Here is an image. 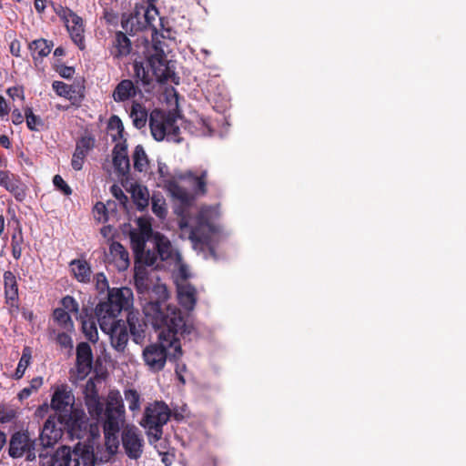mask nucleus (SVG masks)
I'll return each instance as SVG.
<instances>
[{"label": "nucleus", "mask_w": 466, "mask_h": 466, "mask_svg": "<svg viewBox=\"0 0 466 466\" xmlns=\"http://www.w3.org/2000/svg\"><path fill=\"white\" fill-rule=\"evenodd\" d=\"M147 320L156 330H159L158 342L147 345L143 350L145 364L153 372L162 370L167 360H177L182 357L178 335L190 334L193 328L187 326L181 310L164 300L148 302L144 308Z\"/></svg>", "instance_id": "1"}, {"label": "nucleus", "mask_w": 466, "mask_h": 466, "mask_svg": "<svg viewBox=\"0 0 466 466\" xmlns=\"http://www.w3.org/2000/svg\"><path fill=\"white\" fill-rule=\"evenodd\" d=\"M133 306V291L127 287L113 288L107 292L106 299L100 301L95 314L101 330L123 321L118 319L122 310L127 311Z\"/></svg>", "instance_id": "2"}, {"label": "nucleus", "mask_w": 466, "mask_h": 466, "mask_svg": "<svg viewBox=\"0 0 466 466\" xmlns=\"http://www.w3.org/2000/svg\"><path fill=\"white\" fill-rule=\"evenodd\" d=\"M134 79H122L114 88L112 97L116 103H124L135 98L141 94L140 86L149 91L153 87L154 76L149 74V70L145 66V62L135 61L133 63Z\"/></svg>", "instance_id": "3"}, {"label": "nucleus", "mask_w": 466, "mask_h": 466, "mask_svg": "<svg viewBox=\"0 0 466 466\" xmlns=\"http://www.w3.org/2000/svg\"><path fill=\"white\" fill-rule=\"evenodd\" d=\"M145 66L152 71V76L156 81L160 84L171 82L175 85L179 84V76L169 66L163 43L153 36L152 45L147 47L146 52Z\"/></svg>", "instance_id": "4"}, {"label": "nucleus", "mask_w": 466, "mask_h": 466, "mask_svg": "<svg viewBox=\"0 0 466 466\" xmlns=\"http://www.w3.org/2000/svg\"><path fill=\"white\" fill-rule=\"evenodd\" d=\"M170 416L168 406L164 401L156 400L146 406L140 424L148 430L149 435L158 441L163 434V426L169 420Z\"/></svg>", "instance_id": "5"}, {"label": "nucleus", "mask_w": 466, "mask_h": 466, "mask_svg": "<svg viewBox=\"0 0 466 466\" xmlns=\"http://www.w3.org/2000/svg\"><path fill=\"white\" fill-rule=\"evenodd\" d=\"M125 408L123 400L119 395L109 396L105 410L104 434L106 439L113 437L116 439V434L120 430V422L123 420Z\"/></svg>", "instance_id": "6"}, {"label": "nucleus", "mask_w": 466, "mask_h": 466, "mask_svg": "<svg viewBox=\"0 0 466 466\" xmlns=\"http://www.w3.org/2000/svg\"><path fill=\"white\" fill-rule=\"evenodd\" d=\"M57 421L70 438L81 439L86 430V417L84 410L74 409L66 413L58 414Z\"/></svg>", "instance_id": "7"}, {"label": "nucleus", "mask_w": 466, "mask_h": 466, "mask_svg": "<svg viewBox=\"0 0 466 466\" xmlns=\"http://www.w3.org/2000/svg\"><path fill=\"white\" fill-rule=\"evenodd\" d=\"M121 438L127 455L134 460L140 458L143 452L144 440L139 430L135 426H127L123 430Z\"/></svg>", "instance_id": "8"}, {"label": "nucleus", "mask_w": 466, "mask_h": 466, "mask_svg": "<svg viewBox=\"0 0 466 466\" xmlns=\"http://www.w3.org/2000/svg\"><path fill=\"white\" fill-rule=\"evenodd\" d=\"M175 122V117L170 114H166L164 111L155 108L149 115V127L152 137L157 141H162L168 132V128Z\"/></svg>", "instance_id": "9"}, {"label": "nucleus", "mask_w": 466, "mask_h": 466, "mask_svg": "<svg viewBox=\"0 0 466 466\" xmlns=\"http://www.w3.org/2000/svg\"><path fill=\"white\" fill-rule=\"evenodd\" d=\"M39 458L42 466H78L77 459L74 458L69 446H61L51 456L40 452Z\"/></svg>", "instance_id": "10"}, {"label": "nucleus", "mask_w": 466, "mask_h": 466, "mask_svg": "<svg viewBox=\"0 0 466 466\" xmlns=\"http://www.w3.org/2000/svg\"><path fill=\"white\" fill-rule=\"evenodd\" d=\"M75 397L67 385L58 386L51 399L50 406L58 414L66 413L74 410Z\"/></svg>", "instance_id": "11"}, {"label": "nucleus", "mask_w": 466, "mask_h": 466, "mask_svg": "<svg viewBox=\"0 0 466 466\" xmlns=\"http://www.w3.org/2000/svg\"><path fill=\"white\" fill-rule=\"evenodd\" d=\"M0 186L10 192L18 202H23L26 198L25 185L18 176L9 171L0 170Z\"/></svg>", "instance_id": "12"}, {"label": "nucleus", "mask_w": 466, "mask_h": 466, "mask_svg": "<svg viewBox=\"0 0 466 466\" xmlns=\"http://www.w3.org/2000/svg\"><path fill=\"white\" fill-rule=\"evenodd\" d=\"M57 416H49L45 421L40 433V442L44 448L52 447L63 435V428L57 427Z\"/></svg>", "instance_id": "13"}, {"label": "nucleus", "mask_w": 466, "mask_h": 466, "mask_svg": "<svg viewBox=\"0 0 466 466\" xmlns=\"http://www.w3.org/2000/svg\"><path fill=\"white\" fill-rule=\"evenodd\" d=\"M4 289L5 304L9 306L10 312L19 309L18 283L15 275L7 270L4 273Z\"/></svg>", "instance_id": "14"}, {"label": "nucleus", "mask_w": 466, "mask_h": 466, "mask_svg": "<svg viewBox=\"0 0 466 466\" xmlns=\"http://www.w3.org/2000/svg\"><path fill=\"white\" fill-rule=\"evenodd\" d=\"M179 228L183 232L188 229V238L195 248H202V247L208 243L209 234L213 232L212 228H207L196 224L193 227H189L185 218L180 219Z\"/></svg>", "instance_id": "15"}, {"label": "nucleus", "mask_w": 466, "mask_h": 466, "mask_svg": "<svg viewBox=\"0 0 466 466\" xmlns=\"http://www.w3.org/2000/svg\"><path fill=\"white\" fill-rule=\"evenodd\" d=\"M95 147V138L92 136L81 137L76 143V149L72 157L71 166L74 170L79 171L89 151Z\"/></svg>", "instance_id": "16"}, {"label": "nucleus", "mask_w": 466, "mask_h": 466, "mask_svg": "<svg viewBox=\"0 0 466 466\" xmlns=\"http://www.w3.org/2000/svg\"><path fill=\"white\" fill-rule=\"evenodd\" d=\"M93 352L87 342H80L76 346V366L79 376L86 377L92 370Z\"/></svg>", "instance_id": "17"}, {"label": "nucleus", "mask_w": 466, "mask_h": 466, "mask_svg": "<svg viewBox=\"0 0 466 466\" xmlns=\"http://www.w3.org/2000/svg\"><path fill=\"white\" fill-rule=\"evenodd\" d=\"M106 330H102L104 333L109 335L111 346L118 352H124L127 341L128 332L126 322L123 320L118 324L109 327Z\"/></svg>", "instance_id": "18"}, {"label": "nucleus", "mask_w": 466, "mask_h": 466, "mask_svg": "<svg viewBox=\"0 0 466 466\" xmlns=\"http://www.w3.org/2000/svg\"><path fill=\"white\" fill-rule=\"evenodd\" d=\"M33 440L30 439L27 432L15 431L12 434L9 441L8 454L13 459L21 458L30 448Z\"/></svg>", "instance_id": "19"}, {"label": "nucleus", "mask_w": 466, "mask_h": 466, "mask_svg": "<svg viewBox=\"0 0 466 466\" xmlns=\"http://www.w3.org/2000/svg\"><path fill=\"white\" fill-rule=\"evenodd\" d=\"M113 166L116 173L126 176L130 170V161L127 155V147L125 143H117L112 151Z\"/></svg>", "instance_id": "20"}, {"label": "nucleus", "mask_w": 466, "mask_h": 466, "mask_svg": "<svg viewBox=\"0 0 466 466\" xmlns=\"http://www.w3.org/2000/svg\"><path fill=\"white\" fill-rule=\"evenodd\" d=\"M66 28L72 41L81 49L85 48V28L83 19L75 13L69 15Z\"/></svg>", "instance_id": "21"}, {"label": "nucleus", "mask_w": 466, "mask_h": 466, "mask_svg": "<svg viewBox=\"0 0 466 466\" xmlns=\"http://www.w3.org/2000/svg\"><path fill=\"white\" fill-rule=\"evenodd\" d=\"M132 50V44L130 39L122 31H117L115 34L112 45L109 48V53L114 59H120L127 56Z\"/></svg>", "instance_id": "22"}, {"label": "nucleus", "mask_w": 466, "mask_h": 466, "mask_svg": "<svg viewBox=\"0 0 466 466\" xmlns=\"http://www.w3.org/2000/svg\"><path fill=\"white\" fill-rule=\"evenodd\" d=\"M53 47V41L45 38H38L29 42L28 49L35 65L37 66L45 57L48 56Z\"/></svg>", "instance_id": "23"}, {"label": "nucleus", "mask_w": 466, "mask_h": 466, "mask_svg": "<svg viewBox=\"0 0 466 466\" xmlns=\"http://www.w3.org/2000/svg\"><path fill=\"white\" fill-rule=\"evenodd\" d=\"M70 271L73 277L81 283H89L91 280L92 269L86 259L76 258L69 263Z\"/></svg>", "instance_id": "24"}, {"label": "nucleus", "mask_w": 466, "mask_h": 466, "mask_svg": "<svg viewBox=\"0 0 466 466\" xmlns=\"http://www.w3.org/2000/svg\"><path fill=\"white\" fill-rule=\"evenodd\" d=\"M127 322L128 324L133 341L137 344H141L146 337L145 322L141 321L133 312L128 313Z\"/></svg>", "instance_id": "25"}, {"label": "nucleus", "mask_w": 466, "mask_h": 466, "mask_svg": "<svg viewBox=\"0 0 466 466\" xmlns=\"http://www.w3.org/2000/svg\"><path fill=\"white\" fill-rule=\"evenodd\" d=\"M154 244L157 254L162 261L167 260L173 256V247L170 240L159 232L154 235Z\"/></svg>", "instance_id": "26"}, {"label": "nucleus", "mask_w": 466, "mask_h": 466, "mask_svg": "<svg viewBox=\"0 0 466 466\" xmlns=\"http://www.w3.org/2000/svg\"><path fill=\"white\" fill-rule=\"evenodd\" d=\"M197 290L192 285H185L178 289L180 304L187 310H192L197 303Z\"/></svg>", "instance_id": "27"}, {"label": "nucleus", "mask_w": 466, "mask_h": 466, "mask_svg": "<svg viewBox=\"0 0 466 466\" xmlns=\"http://www.w3.org/2000/svg\"><path fill=\"white\" fill-rule=\"evenodd\" d=\"M130 192L137 209L143 210L148 206L149 193L146 187L139 184L132 185Z\"/></svg>", "instance_id": "28"}, {"label": "nucleus", "mask_w": 466, "mask_h": 466, "mask_svg": "<svg viewBox=\"0 0 466 466\" xmlns=\"http://www.w3.org/2000/svg\"><path fill=\"white\" fill-rule=\"evenodd\" d=\"M130 117L132 118L133 125L137 128L141 129L147 125L148 113L142 104L138 102H133L130 110Z\"/></svg>", "instance_id": "29"}, {"label": "nucleus", "mask_w": 466, "mask_h": 466, "mask_svg": "<svg viewBox=\"0 0 466 466\" xmlns=\"http://www.w3.org/2000/svg\"><path fill=\"white\" fill-rule=\"evenodd\" d=\"M74 458L77 459L78 465L80 461H82L83 465L94 463L95 456L94 451L91 446L86 444H82L78 442L75 445L73 449Z\"/></svg>", "instance_id": "30"}, {"label": "nucleus", "mask_w": 466, "mask_h": 466, "mask_svg": "<svg viewBox=\"0 0 466 466\" xmlns=\"http://www.w3.org/2000/svg\"><path fill=\"white\" fill-rule=\"evenodd\" d=\"M81 324H82V331L86 338L93 343H96L98 339V332L96 328V323L95 321V318L93 316H80Z\"/></svg>", "instance_id": "31"}, {"label": "nucleus", "mask_w": 466, "mask_h": 466, "mask_svg": "<svg viewBox=\"0 0 466 466\" xmlns=\"http://www.w3.org/2000/svg\"><path fill=\"white\" fill-rule=\"evenodd\" d=\"M85 403L89 414L92 417L99 418L104 411V404L101 402L99 396L96 390L90 394H86Z\"/></svg>", "instance_id": "32"}, {"label": "nucleus", "mask_w": 466, "mask_h": 466, "mask_svg": "<svg viewBox=\"0 0 466 466\" xmlns=\"http://www.w3.org/2000/svg\"><path fill=\"white\" fill-rule=\"evenodd\" d=\"M109 253L114 259H117L121 268H127L129 265L128 252L124 246L117 241H113L109 247Z\"/></svg>", "instance_id": "33"}, {"label": "nucleus", "mask_w": 466, "mask_h": 466, "mask_svg": "<svg viewBox=\"0 0 466 466\" xmlns=\"http://www.w3.org/2000/svg\"><path fill=\"white\" fill-rule=\"evenodd\" d=\"M133 164L134 168L138 172L147 171L149 166V161L146 151L141 145H137L133 152Z\"/></svg>", "instance_id": "34"}, {"label": "nucleus", "mask_w": 466, "mask_h": 466, "mask_svg": "<svg viewBox=\"0 0 466 466\" xmlns=\"http://www.w3.org/2000/svg\"><path fill=\"white\" fill-rule=\"evenodd\" d=\"M54 320L57 325L66 331L74 330V322L67 311L61 308L55 309L53 311Z\"/></svg>", "instance_id": "35"}, {"label": "nucleus", "mask_w": 466, "mask_h": 466, "mask_svg": "<svg viewBox=\"0 0 466 466\" xmlns=\"http://www.w3.org/2000/svg\"><path fill=\"white\" fill-rule=\"evenodd\" d=\"M147 239V238L143 237V234H137V232L130 234L131 248L136 258H140L144 255Z\"/></svg>", "instance_id": "36"}, {"label": "nucleus", "mask_w": 466, "mask_h": 466, "mask_svg": "<svg viewBox=\"0 0 466 466\" xmlns=\"http://www.w3.org/2000/svg\"><path fill=\"white\" fill-rule=\"evenodd\" d=\"M31 361V350L28 347L24 348L22 356L19 360V362L17 364L16 370L14 374V379L20 380L26 370V368L29 366Z\"/></svg>", "instance_id": "37"}, {"label": "nucleus", "mask_w": 466, "mask_h": 466, "mask_svg": "<svg viewBox=\"0 0 466 466\" xmlns=\"http://www.w3.org/2000/svg\"><path fill=\"white\" fill-rule=\"evenodd\" d=\"M24 111L27 128L31 131H39L44 126L43 119L35 115L31 107H25Z\"/></svg>", "instance_id": "38"}, {"label": "nucleus", "mask_w": 466, "mask_h": 466, "mask_svg": "<svg viewBox=\"0 0 466 466\" xmlns=\"http://www.w3.org/2000/svg\"><path fill=\"white\" fill-rule=\"evenodd\" d=\"M125 400L128 404L131 411H139L140 410V394L134 389H128L124 391Z\"/></svg>", "instance_id": "39"}, {"label": "nucleus", "mask_w": 466, "mask_h": 466, "mask_svg": "<svg viewBox=\"0 0 466 466\" xmlns=\"http://www.w3.org/2000/svg\"><path fill=\"white\" fill-rule=\"evenodd\" d=\"M193 188L198 195L207 193V171H203L199 176L193 177Z\"/></svg>", "instance_id": "40"}, {"label": "nucleus", "mask_w": 466, "mask_h": 466, "mask_svg": "<svg viewBox=\"0 0 466 466\" xmlns=\"http://www.w3.org/2000/svg\"><path fill=\"white\" fill-rule=\"evenodd\" d=\"M52 87L59 96H63L69 99L72 98V86H69L62 81H54L52 84Z\"/></svg>", "instance_id": "41"}, {"label": "nucleus", "mask_w": 466, "mask_h": 466, "mask_svg": "<svg viewBox=\"0 0 466 466\" xmlns=\"http://www.w3.org/2000/svg\"><path fill=\"white\" fill-rule=\"evenodd\" d=\"M23 237L20 232L18 235L14 234L11 239L12 255L14 258L19 259L22 256Z\"/></svg>", "instance_id": "42"}, {"label": "nucleus", "mask_w": 466, "mask_h": 466, "mask_svg": "<svg viewBox=\"0 0 466 466\" xmlns=\"http://www.w3.org/2000/svg\"><path fill=\"white\" fill-rule=\"evenodd\" d=\"M60 303L63 307L62 309L67 312L69 311V312H73V313H77L79 310L78 302L72 296H69V295L65 296L61 299Z\"/></svg>", "instance_id": "43"}, {"label": "nucleus", "mask_w": 466, "mask_h": 466, "mask_svg": "<svg viewBox=\"0 0 466 466\" xmlns=\"http://www.w3.org/2000/svg\"><path fill=\"white\" fill-rule=\"evenodd\" d=\"M53 184L56 188L61 191L65 196H70L72 194V188L60 175L54 176Z\"/></svg>", "instance_id": "44"}, {"label": "nucleus", "mask_w": 466, "mask_h": 466, "mask_svg": "<svg viewBox=\"0 0 466 466\" xmlns=\"http://www.w3.org/2000/svg\"><path fill=\"white\" fill-rule=\"evenodd\" d=\"M195 224L199 225L200 227L213 229V225L210 221L208 211L206 209H201L198 213L195 218Z\"/></svg>", "instance_id": "45"}, {"label": "nucleus", "mask_w": 466, "mask_h": 466, "mask_svg": "<svg viewBox=\"0 0 466 466\" xmlns=\"http://www.w3.org/2000/svg\"><path fill=\"white\" fill-rule=\"evenodd\" d=\"M110 192L121 205L126 207L127 203L128 202V198L119 186L116 184L112 185L110 187Z\"/></svg>", "instance_id": "46"}, {"label": "nucleus", "mask_w": 466, "mask_h": 466, "mask_svg": "<svg viewBox=\"0 0 466 466\" xmlns=\"http://www.w3.org/2000/svg\"><path fill=\"white\" fill-rule=\"evenodd\" d=\"M16 418V411L12 409H5L3 406H0V422L7 423L11 422L13 420Z\"/></svg>", "instance_id": "47"}, {"label": "nucleus", "mask_w": 466, "mask_h": 466, "mask_svg": "<svg viewBox=\"0 0 466 466\" xmlns=\"http://www.w3.org/2000/svg\"><path fill=\"white\" fill-rule=\"evenodd\" d=\"M159 202V199H155V198H152V211L157 217L163 218L167 215V208L164 202Z\"/></svg>", "instance_id": "48"}, {"label": "nucleus", "mask_w": 466, "mask_h": 466, "mask_svg": "<svg viewBox=\"0 0 466 466\" xmlns=\"http://www.w3.org/2000/svg\"><path fill=\"white\" fill-rule=\"evenodd\" d=\"M158 258V255L155 251L150 250H145L144 255L141 256L140 258H136L137 261L144 263L147 266H153L157 259Z\"/></svg>", "instance_id": "49"}, {"label": "nucleus", "mask_w": 466, "mask_h": 466, "mask_svg": "<svg viewBox=\"0 0 466 466\" xmlns=\"http://www.w3.org/2000/svg\"><path fill=\"white\" fill-rule=\"evenodd\" d=\"M56 342L65 349L73 348V340L70 335L66 332H60L56 336Z\"/></svg>", "instance_id": "50"}, {"label": "nucleus", "mask_w": 466, "mask_h": 466, "mask_svg": "<svg viewBox=\"0 0 466 466\" xmlns=\"http://www.w3.org/2000/svg\"><path fill=\"white\" fill-rule=\"evenodd\" d=\"M168 129L169 130L166 136L167 139L177 143L181 142L182 138L179 137L180 130L179 127L176 125V121L172 122V126Z\"/></svg>", "instance_id": "51"}, {"label": "nucleus", "mask_w": 466, "mask_h": 466, "mask_svg": "<svg viewBox=\"0 0 466 466\" xmlns=\"http://www.w3.org/2000/svg\"><path fill=\"white\" fill-rule=\"evenodd\" d=\"M138 225H139V232H137V234H143V237L147 238H149L151 237L154 238V235L156 234V232H153V229H152L149 222L143 221V220L139 219Z\"/></svg>", "instance_id": "52"}, {"label": "nucleus", "mask_w": 466, "mask_h": 466, "mask_svg": "<svg viewBox=\"0 0 466 466\" xmlns=\"http://www.w3.org/2000/svg\"><path fill=\"white\" fill-rule=\"evenodd\" d=\"M56 71L59 76L66 79H70L75 74V68L73 66H67L65 65H58L56 66Z\"/></svg>", "instance_id": "53"}, {"label": "nucleus", "mask_w": 466, "mask_h": 466, "mask_svg": "<svg viewBox=\"0 0 466 466\" xmlns=\"http://www.w3.org/2000/svg\"><path fill=\"white\" fill-rule=\"evenodd\" d=\"M94 212L97 215V219L99 221H107L108 216L106 212V207L103 202H97L94 207Z\"/></svg>", "instance_id": "54"}, {"label": "nucleus", "mask_w": 466, "mask_h": 466, "mask_svg": "<svg viewBox=\"0 0 466 466\" xmlns=\"http://www.w3.org/2000/svg\"><path fill=\"white\" fill-rule=\"evenodd\" d=\"M108 128L109 129H116L117 131L118 136H122V133L124 131V127L121 119L117 116H112L108 122Z\"/></svg>", "instance_id": "55"}, {"label": "nucleus", "mask_w": 466, "mask_h": 466, "mask_svg": "<svg viewBox=\"0 0 466 466\" xmlns=\"http://www.w3.org/2000/svg\"><path fill=\"white\" fill-rule=\"evenodd\" d=\"M95 279L96 282V288L98 289L104 290L107 289L109 290L108 282L104 273H97L95 276Z\"/></svg>", "instance_id": "56"}, {"label": "nucleus", "mask_w": 466, "mask_h": 466, "mask_svg": "<svg viewBox=\"0 0 466 466\" xmlns=\"http://www.w3.org/2000/svg\"><path fill=\"white\" fill-rule=\"evenodd\" d=\"M135 285L140 293L147 289V279L137 274L135 276Z\"/></svg>", "instance_id": "57"}, {"label": "nucleus", "mask_w": 466, "mask_h": 466, "mask_svg": "<svg viewBox=\"0 0 466 466\" xmlns=\"http://www.w3.org/2000/svg\"><path fill=\"white\" fill-rule=\"evenodd\" d=\"M10 53L12 54V56H15V57H20L21 56V43L19 40L17 39H14L11 43H10Z\"/></svg>", "instance_id": "58"}, {"label": "nucleus", "mask_w": 466, "mask_h": 466, "mask_svg": "<svg viewBox=\"0 0 466 466\" xmlns=\"http://www.w3.org/2000/svg\"><path fill=\"white\" fill-rule=\"evenodd\" d=\"M6 93L12 98L21 97L22 99H24V91H23V88L20 86L9 87L7 89Z\"/></svg>", "instance_id": "59"}, {"label": "nucleus", "mask_w": 466, "mask_h": 466, "mask_svg": "<svg viewBox=\"0 0 466 466\" xmlns=\"http://www.w3.org/2000/svg\"><path fill=\"white\" fill-rule=\"evenodd\" d=\"M25 115L21 113V111L17 108L12 111V122L14 125L17 126L24 122Z\"/></svg>", "instance_id": "60"}, {"label": "nucleus", "mask_w": 466, "mask_h": 466, "mask_svg": "<svg viewBox=\"0 0 466 466\" xmlns=\"http://www.w3.org/2000/svg\"><path fill=\"white\" fill-rule=\"evenodd\" d=\"M43 384V379L42 377H35L33 378L30 381L29 388L34 391L37 390Z\"/></svg>", "instance_id": "61"}, {"label": "nucleus", "mask_w": 466, "mask_h": 466, "mask_svg": "<svg viewBox=\"0 0 466 466\" xmlns=\"http://www.w3.org/2000/svg\"><path fill=\"white\" fill-rule=\"evenodd\" d=\"M9 113V108L5 99L0 96V116H7Z\"/></svg>", "instance_id": "62"}, {"label": "nucleus", "mask_w": 466, "mask_h": 466, "mask_svg": "<svg viewBox=\"0 0 466 466\" xmlns=\"http://www.w3.org/2000/svg\"><path fill=\"white\" fill-rule=\"evenodd\" d=\"M25 454L26 455V461H32L35 460L36 455L35 451V441L31 442L30 448L28 449V451H25Z\"/></svg>", "instance_id": "63"}, {"label": "nucleus", "mask_w": 466, "mask_h": 466, "mask_svg": "<svg viewBox=\"0 0 466 466\" xmlns=\"http://www.w3.org/2000/svg\"><path fill=\"white\" fill-rule=\"evenodd\" d=\"M34 6L37 13L43 14L46 9V0H35Z\"/></svg>", "instance_id": "64"}]
</instances>
